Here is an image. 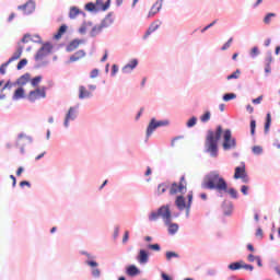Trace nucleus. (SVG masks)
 Returning a JSON list of instances; mask_svg holds the SVG:
<instances>
[{
	"label": "nucleus",
	"instance_id": "obj_13",
	"mask_svg": "<svg viewBox=\"0 0 280 280\" xmlns=\"http://www.w3.org/2000/svg\"><path fill=\"white\" fill-rule=\"evenodd\" d=\"M139 61L137 59L131 60L122 68V73H130L132 70L137 69Z\"/></svg>",
	"mask_w": 280,
	"mask_h": 280
},
{
	"label": "nucleus",
	"instance_id": "obj_55",
	"mask_svg": "<svg viewBox=\"0 0 280 280\" xmlns=\"http://www.w3.org/2000/svg\"><path fill=\"white\" fill-rule=\"evenodd\" d=\"M215 23H218V20H214L212 23H210L209 25H207L206 27H203L201 30V33L203 34V32H207V30L213 27V25H215Z\"/></svg>",
	"mask_w": 280,
	"mask_h": 280
},
{
	"label": "nucleus",
	"instance_id": "obj_10",
	"mask_svg": "<svg viewBox=\"0 0 280 280\" xmlns=\"http://www.w3.org/2000/svg\"><path fill=\"white\" fill-rule=\"evenodd\" d=\"M18 10H23L24 14H32L36 10L34 1H27L24 5L18 7Z\"/></svg>",
	"mask_w": 280,
	"mask_h": 280
},
{
	"label": "nucleus",
	"instance_id": "obj_26",
	"mask_svg": "<svg viewBox=\"0 0 280 280\" xmlns=\"http://www.w3.org/2000/svg\"><path fill=\"white\" fill-rule=\"evenodd\" d=\"M67 33V25H61L57 32V34H55L54 38L56 40H60V38H62V35Z\"/></svg>",
	"mask_w": 280,
	"mask_h": 280
},
{
	"label": "nucleus",
	"instance_id": "obj_40",
	"mask_svg": "<svg viewBox=\"0 0 280 280\" xmlns=\"http://www.w3.org/2000/svg\"><path fill=\"white\" fill-rule=\"evenodd\" d=\"M159 218H161V214H160L159 210H158V212H151V214L149 215V220L151 222H154V221L159 220Z\"/></svg>",
	"mask_w": 280,
	"mask_h": 280
},
{
	"label": "nucleus",
	"instance_id": "obj_35",
	"mask_svg": "<svg viewBox=\"0 0 280 280\" xmlns=\"http://www.w3.org/2000/svg\"><path fill=\"white\" fill-rule=\"evenodd\" d=\"M230 270H242V262H232L229 265Z\"/></svg>",
	"mask_w": 280,
	"mask_h": 280
},
{
	"label": "nucleus",
	"instance_id": "obj_48",
	"mask_svg": "<svg viewBox=\"0 0 280 280\" xmlns=\"http://www.w3.org/2000/svg\"><path fill=\"white\" fill-rule=\"evenodd\" d=\"M10 65V61L8 60L5 63H2L0 67V73L1 75H5V69H8V66Z\"/></svg>",
	"mask_w": 280,
	"mask_h": 280
},
{
	"label": "nucleus",
	"instance_id": "obj_45",
	"mask_svg": "<svg viewBox=\"0 0 280 280\" xmlns=\"http://www.w3.org/2000/svg\"><path fill=\"white\" fill-rule=\"evenodd\" d=\"M26 66H27V59H22L19 61L16 69L18 71H21V69H23V67H26Z\"/></svg>",
	"mask_w": 280,
	"mask_h": 280
},
{
	"label": "nucleus",
	"instance_id": "obj_50",
	"mask_svg": "<svg viewBox=\"0 0 280 280\" xmlns=\"http://www.w3.org/2000/svg\"><path fill=\"white\" fill-rule=\"evenodd\" d=\"M173 257H178V254L176 252H166V259L170 261Z\"/></svg>",
	"mask_w": 280,
	"mask_h": 280
},
{
	"label": "nucleus",
	"instance_id": "obj_31",
	"mask_svg": "<svg viewBox=\"0 0 280 280\" xmlns=\"http://www.w3.org/2000/svg\"><path fill=\"white\" fill-rule=\"evenodd\" d=\"M241 75H242V71H240V69H237L232 74L228 75L226 80H240Z\"/></svg>",
	"mask_w": 280,
	"mask_h": 280
},
{
	"label": "nucleus",
	"instance_id": "obj_39",
	"mask_svg": "<svg viewBox=\"0 0 280 280\" xmlns=\"http://www.w3.org/2000/svg\"><path fill=\"white\" fill-rule=\"evenodd\" d=\"M42 80H43V77H40V75L33 78L31 80L32 86H38V84H40Z\"/></svg>",
	"mask_w": 280,
	"mask_h": 280
},
{
	"label": "nucleus",
	"instance_id": "obj_32",
	"mask_svg": "<svg viewBox=\"0 0 280 280\" xmlns=\"http://www.w3.org/2000/svg\"><path fill=\"white\" fill-rule=\"evenodd\" d=\"M211 119V112H206L203 115L200 116V121L202 124H207Z\"/></svg>",
	"mask_w": 280,
	"mask_h": 280
},
{
	"label": "nucleus",
	"instance_id": "obj_43",
	"mask_svg": "<svg viewBox=\"0 0 280 280\" xmlns=\"http://www.w3.org/2000/svg\"><path fill=\"white\" fill-rule=\"evenodd\" d=\"M232 44H233V37H230L229 40L221 47V50L226 51V49H229Z\"/></svg>",
	"mask_w": 280,
	"mask_h": 280
},
{
	"label": "nucleus",
	"instance_id": "obj_4",
	"mask_svg": "<svg viewBox=\"0 0 280 280\" xmlns=\"http://www.w3.org/2000/svg\"><path fill=\"white\" fill-rule=\"evenodd\" d=\"M237 148V142L233 138L231 130L228 129L223 133V150H235Z\"/></svg>",
	"mask_w": 280,
	"mask_h": 280
},
{
	"label": "nucleus",
	"instance_id": "obj_58",
	"mask_svg": "<svg viewBox=\"0 0 280 280\" xmlns=\"http://www.w3.org/2000/svg\"><path fill=\"white\" fill-rule=\"evenodd\" d=\"M129 237H130V233L128 231H126L124 234V237H122V243L126 244V242H128Z\"/></svg>",
	"mask_w": 280,
	"mask_h": 280
},
{
	"label": "nucleus",
	"instance_id": "obj_5",
	"mask_svg": "<svg viewBox=\"0 0 280 280\" xmlns=\"http://www.w3.org/2000/svg\"><path fill=\"white\" fill-rule=\"evenodd\" d=\"M234 178L235 180L240 178L242 183H249L250 178L246 174V164L243 163L241 166L235 167Z\"/></svg>",
	"mask_w": 280,
	"mask_h": 280
},
{
	"label": "nucleus",
	"instance_id": "obj_47",
	"mask_svg": "<svg viewBox=\"0 0 280 280\" xmlns=\"http://www.w3.org/2000/svg\"><path fill=\"white\" fill-rule=\"evenodd\" d=\"M85 10H86L88 12H94V10H95V3H93V2L86 3V4H85Z\"/></svg>",
	"mask_w": 280,
	"mask_h": 280
},
{
	"label": "nucleus",
	"instance_id": "obj_36",
	"mask_svg": "<svg viewBox=\"0 0 280 280\" xmlns=\"http://www.w3.org/2000/svg\"><path fill=\"white\" fill-rule=\"evenodd\" d=\"M198 121V118L196 116H192L186 124L187 128H194Z\"/></svg>",
	"mask_w": 280,
	"mask_h": 280
},
{
	"label": "nucleus",
	"instance_id": "obj_62",
	"mask_svg": "<svg viewBox=\"0 0 280 280\" xmlns=\"http://www.w3.org/2000/svg\"><path fill=\"white\" fill-rule=\"evenodd\" d=\"M32 187V184H30V182H27V180H23V182H21L20 183V187Z\"/></svg>",
	"mask_w": 280,
	"mask_h": 280
},
{
	"label": "nucleus",
	"instance_id": "obj_15",
	"mask_svg": "<svg viewBox=\"0 0 280 280\" xmlns=\"http://www.w3.org/2000/svg\"><path fill=\"white\" fill-rule=\"evenodd\" d=\"M175 205L179 209V211H184V209H186L187 213V203L185 202V197L178 196L175 200Z\"/></svg>",
	"mask_w": 280,
	"mask_h": 280
},
{
	"label": "nucleus",
	"instance_id": "obj_53",
	"mask_svg": "<svg viewBox=\"0 0 280 280\" xmlns=\"http://www.w3.org/2000/svg\"><path fill=\"white\" fill-rule=\"evenodd\" d=\"M100 75V70L98 69H93L90 73V78L95 79Z\"/></svg>",
	"mask_w": 280,
	"mask_h": 280
},
{
	"label": "nucleus",
	"instance_id": "obj_18",
	"mask_svg": "<svg viewBox=\"0 0 280 280\" xmlns=\"http://www.w3.org/2000/svg\"><path fill=\"white\" fill-rule=\"evenodd\" d=\"M86 56V52L84 50H78L70 57V62H78V60H82Z\"/></svg>",
	"mask_w": 280,
	"mask_h": 280
},
{
	"label": "nucleus",
	"instance_id": "obj_2",
	"mask_svg": "<svg viewBox=\"0 0 280 280\" xmlns=\"http://www.w3.org/2000/svg\"><path fill=\"white\" fill-rule=\"evenodd\" d=\"M222 137V126H218L217 130H208L205 148L206 152L210 154L213 159L218 156V142L220 141V138Z\"/></svg>",
	"mask_w": 280,
	"mask_h": 280
},
{
	"label": "nucleus",
	"instance_id": "obj_52",
	"mask_svg": "<svg viewBox=\"0 0 280 280\" xmlns=\"http://www.w3.org/2000/svg\"><path fill=\"white\" fill-rule=\"evenodd\" d=\"M255 128H257V121L250 120V135H255Z\"/></svg>",
	"mask_w": 280,
	"mask_h": 280
},
{
	"label": "nucleus",
	"instance_id": "obj_20",
	"mask_svg": "<svg viewBox=\"0 0 280 280\" xmlns=\"http://www.w3.org/2000/svg\"><path fill=\"white\" fill-rule=\"evenodd\" d=\"M184 139L183 136L175 137L171 142L172 148H180L185 143Z\"/></svg>",
	"mask_w": 280,
	"mask_h": 280
},
{
	"label": "nucleus",
	"instance_id": "obj_63",
	"mask_svg": "<svg viewBox=\"0 0 280 280\" xmlns=\"http://www.w3.org/2000/svg\"><path fill=\"white\" fill-rule=\"evenodd\" d=\"M252 56H259V48L257 47L252 48Z\"/></svg>",
	"mask_w": 280,
	"mask_h": 280
},
{
	"label": "nucleus",
	"instance_id": "obj_6",
	"mask_svg": "<svg viewBox=\"0 0 280 280\" xmlns=\"http://www.w3.org/2000/svg\"><path fill=\"white\" fill-rule=\"evenodd\" d=\"M163 126H170V120L156 121V118H152L147 128V137H150V135H152V132H154L156 128H161Z\"/></svg>",
	"mask_w": 280,
	"mask_h": 280
},
{
	"label": "nucleus",
	"instance_id": "obj_11",
	"mask_svg": "<svg viewBox=\"0 0 280 280\" xmlns=\"http://www.w3.org/2000/svg\"><path fill=\"white\" fill-rule=\"evenodd\" d=\"M51 51V46L49 44L44 45L36 54L35 60H43L47 54Z\"/></svg>",
	"mask_w": 280,
	"mask_h": 280
},
{
	"label": "nucleus",
	"instance_id": "obj_49",
	"mask_svg": "<svg viewBox=\"0 0 280 280\" xmlns=\"http://www.w3.org/2000/svg\"><path fill=\"white\" fill-rule=\"evenodd\" d=\"M148 248H150V250L159 252V250H161V245H159V244H150V245H148Z\"/></svg>",
	"mask_w": 280,
	"mask_h": 280
},
{
	"label": "nucleus",
	"instance_id": "obj_24",
	"mask_svg": "<svg viewBox=\"0 0 280 280\" xmlns=\"http://www.w3.org/2000/svg\"><path fill=\"white\" fill-rule=\"evenodd\" d=\"M127 275L129 277H137V275H139V268H137V266H135V265H130L127 268Z\"/></svg>",
	"mask_w": 280,
	"mask_h": 280
},
{
	"label": "nucleus",
	"instance_id": "obj_17",
	"mask_svg": "<svg viewBox=\"0 0 280 280\" xmlns=\"http://www.w3.org/2000/svg\"><path fill=\"white\" fill-rule=\"evenodd\" d=\"M79 14H83V16H86V13L79 10L78 7H71L70 8L69 19H77Z\"/></svg>",
	"mask_w": 280,
	"mask_h": 280
},
{
	"label": "nucleus",
	"instance_id": "obj_37",
	"mask_svg": "<svg viewBox=\"0 0 280 280\" xmlns=\"http://www.w3.org/2000/svg\"><path fill=\"white\" fill-rule=\"evenodd\" d=\"M235 97H237V95L235 93H228V94L223 95V101L231 102V100H235Z\"/></svg>",
	"mask_w": 280,
	"mask_h": 280
},
{
	"label": "nucleus",
	"instance_id": "obj_33",
	"mask_svg": "<svg viewBox=\"0 0 280 280\" xmlns=\"http://www.w3.org/2000/svg\"><path fill=\"white\" fill-rule=\"evenodd\" d=\"M270 65H272V58L269 57L267 59V63H266V67H265V73H271L272 67Z\"/></svg>",
	"mask_w": 280,
	"mask_h": 280
},
{
	"label": "nucleus",
	"instance_id": "obj_46",
	"mask_svg": "<svg viewBox=\"0 0 280 280\" xmlns=\"http://www.w3.org/2000/svg\"><path fill=\"white\" fill-rule=\"evenodd\" d=\"M229 195H231L232 198H237V190L234 188H226L225 190Z\"/></svg>",
	"mask_w": 280,
	"mask_h": 280
},
{
	"label": "nucleus",
	"instance_id": "obj_51",
	"mask_svg": "<svg viewBox=\"0 0 280 280\" xmlns=\"http://www.w3.org/2000/svg\"><path fill=\"white\" fill-rule=\"evenodd\" d=\"M102 275V271H100V269L95 268L92 270V276L95 277V279H100Z\"/></svg>",
	"mask_w": 280,
	"mask_h": 280
},
{
	"label": "nucleus",
	"instance_id": "obj_54",
	"mask_svg": "<svg viewBox=\"0 0 280 280\" xmlns=\"http://www.w3.org/2000/svg\"><path fill=\"white\" fill-rule=\"evenodd\" d=\"M215 23H218V20H214L212 23H210L209 25H207L206 27H203L201 30V33L203 34V32H207V30L213 27V25H215Z\"/></svg>",
	"mask_w": 280,
	"mask_h": 280
},
{
	"label": "nucleus",
	"instance_id": "obj_57",
	"mask_svg": "<svg viewBox=\"0 0 280 280\" xmlns=\"http://www.w3.org/2000/svg\"><path fill=\"white\" fill-rule=\"evenodd\" d=\"M264 100V96L262 95H260V96H258L257 98H254L252 102H253V104H261V101Z\"/></svg>",
	"mask_w": 280,
	"mask_h": 280
},
{
	"label": "nucleus",
	"instance_id": "obj_61",
	"mask_svg": "<svg viewBox=\"0 0 280 280\" xmlns=\"http://www.w3.org/2000/svg\"><path fill=\"white\" fill-rule=\"evenodd\" d=\"M242 268H244L245 270H255V267H253V265H242Z\"/></svg>",
	"mask_w": 280,
	"mask_h": 280
},
{
	"label": "nucleus",
	"instance_id": "obj_1",
	"mask_svg": "<svg viewBox=\"0 0 280 280\" xmlns=\"http://www.w3.org/2000/svg\"><path fill=\"white\" fill-rule=\"evenodd\" d=\"M201 188L202 189H217V191L222 192V191H226L228 184H226V180L223 179L222 176H220V173L211 172L205 176V178L201 183Z\"/></svg>",
	"mask_w": 280,
	"mask_h": 280
},
{
	"label": "nucleus",
	"instance_id": "obj_34",
	"mask_svg": "<svg viewBox=\"0 0 280 280\" xmlns=\"http://www.w3.org/2000/svg\"><path fill=\"white\" fill-rule=\"evenodd\" d=\"M275 16H277L276 13H268V14L265 16V19H264V23H265L266 25H270V21H272V19H273Z\"/></svg>",
	"mask_w": 280,
	"mask_h": 280
},
{
	"label": "nucleus",
	"instance_id": "obj_3",
	"mask_svg": "<svg viewBox=\"0 0 280 280\" xmlns=\"http://www.w3.org/2000/svg\"><path fill=\"white\" fill-rule=\"evenodd\" d=\"M171 196H176V194H187V180L185 176L180 177L179 184L173 183L170 188Z\"/></svg>",
	"mask_w": 280,
	"mask_h": 280
},
{
	"label": "nucleus",
	"instance_id": "obj_27",
	"mask_svg": "<svg viewBox=\"0 0 280 280\" xmlns=\"http://www.w3.org/2000/svg\"><path fill=\"white\" fill-rule=\"evenodd\" d=\"M22 97H25V90L23 88H19L13 94V100H22Z\"/></svg>",
	"mask_w": 280,
	"mask_h": 280
},
{
	"label": "nucleus",
	"instance_id": "obj_42",
	"mask_svg": "<svg viewBox=\"0 0 280 280\" xmlns=\"http://www.w3.org/2000/svg\"><path fill=\"white\" fill-rule=\"evenodd\" d=\"M194 200V192L188 195V202H187V215H189V209H191V202Z\"/></svg>",
	"mask_w": 280,
	"mask_h": 280
},
{
	"label": "nucleus",
	"instance_id": "obj_7",
	"mask_svg": "<svg viewBox=\"0 0 280 280\" xmlns=\"http://www.w3.org/2000/svg\"><path fill=\"white\" fill-rule=\"evenodd\" d=\"M47 97V89H36L35 91H31L28 93L30 102H36V100H45Z\"/></svg>",
	"mask_w": 280,
	"mask_h": 280
},
{
	"label": "nucleus",
	"instance_id": "obj_25",
	"mask_svg": "<svg viewBox=\"0 0 280 280\" xmlns=\"http://www.w3.org/2000/svg\"><path fill=\"white\" fill-rule=\"evenodd\" d=\"M271 124H272V116L270 115V113H268L266 116V122H265V135H268V132H270Z\"/></svg>",
	"mask_w": 280,
	"mask_h": 280
},
{
	"label": "nucleus",
	"instance_id": "obj_8",
	"mask_svg": "<svg viewBox=\"0 0 280 280\" xmlns=\"http://www.w3.org/2000/svg\"><path fill=\"white\" fill-rule=\"evenodd\" d=\"M160 218L164 220L165 224H170L172 222V211L170 210V206H162L159 210Z\"/></svg>",
	"mask_w": 280,
	"mask_h": 280
},
{
	"label": "nucleus",
	"instance_id": "obj_38",
	"mask_svg": "<svg viewBox=\"0 0 280 280\" xmlns=\"http://www.w3.org/2000/svg\"><path fill=\"white\" fill-rule=\"evenodd\" d=\"M252 152L256 155H259L264 152V148H261L260 145H254L252 148Z\"/></svg>",
	"mask_w": 280,
	"mask_h": 280
},
{
	"label": "nucleus",
	"instance_id": "obj_41",
	"mask_svg": "<svg viewBox=\"0 0 280 280\" xmlns=\"http://www.w3.org/2000/svg\"><path fill=\"white\" fill-rule=\"evenodd\" d=\"M96 5H102V10L104 12H106V10L110 8V3L106 2L105 4H103V0H96Z\"/></svg>",
	"mask_w": 280,
	"mask_h": 280
},
{
	"label": "nucleus",
	"instance_id": "obj_29",
	"mask_svg": "<svg viewBox=\"0 0 280 280\" xmlns=\"http://www.w3.org/2000/svg\"><path fill=\"white\" fill-rule=\"evenodd\" d=\"M22 54H23V47L18 48V50L9 59V62H14V60H19V58H21Z\"/></svg>",
	"mask_w": 280,
	"mask_h": 280
},
{
	"label": "nucleus",
	"instance_id": "obj_59",
	"mask_svg": "<svg viewBox=\"0 0 280 280\" xmlns=\"http://www.w3.org/2000/svg\"><path fill=\"white\" fill-rule=\"evenodd\" d=\"M256 237H264V230H261V228H258L256 231Z\"/></svg>",
	"mask_w": 280,
	"mask_h": 280
},
{
	"label": "nucleus",
	"instance_id": "obj_9",
	"mask_svg": "<svg viewBox=\"0 0 280 280\" xmlns=\"http://www.w3.org/2000/svg\"><path fill=\"white\" fill-rule=\"evenodd\" d=\"M161 8H163V0L155 1V3L152 5V8L150 9V11L148 13V19H152V18L156 16V14H159V12H161Z\"/></svg>",
	"mask_w": 280,
	"mask_h": 280
},
{
	"label": "nucleus",
	"instance_id": "obj_22",
	"mask_svg": "<svg viewBox=\"0 0 280 280\" xmlns=\"http://www.w3.org/2000/svg\"><path fill=\"white\" fill-rule=\"evenodd\" d=\"M30 80H32V75L30 73H25L18 79V84H20L21 86H25V84H27Z\"/></svg>",
	"mask_w": 280,
	"mask_h": 280
},
{
	"label": "nucleus",
	"instance_id": "obj_16",
	"mask_svg": "<svg viewBox=\"0 0 280 280\" xmlns=\"http://www.w3.org/2000/svg\"><path fill=\"white\" fill-rule=\"evenodd\" d=\"M150 259V256L148 255V252L144 249H140L139 255L137 257V260L139 264H148V260Z\"/></svg>",
	"mask_w": 280,
	"mask_h": 280
},
{
	"label": "nucleus",
	"instance_id": "obj_19",
	"mask_svg": "<svg viewBox=\"0 0 280 280\" xmlns=\"http://www.w3.org/2000/svg\"><path fill=\"white\" fill-rule=\"evenodd\" d=\"M91 92L84 85L79 88V100H85V97H91Z\"/></svg>",
	"mask_w": 280,
	"mask_h": 280
},
{
	"label": "nucleus",
	"instance_id": "obj_30",
	"mask_svg": "<svg viewBox=\"0 0 280 280\" xmlns=\"http://www.w3.org/2000/svg\"><path fill=\"white\" fill-rule=\"evenodd\" d=\"M159 24L156 22L152 23L150 26H149V30L147 31L145 35H144V38H148V36H150V34H152V32H156V30H159Z\"/></svg>",
	"mask_w": 280,
	"mask_h": 280
},
{
	"label": "nucleus",
	"instance_id": "obj_56",
	"mask_svg": "<svg viewBox=\"0 0 280 280\" xmlns=\"http://www.w3.org/2000/svg\"><path fill=\"white\" fill-rule=\"evenodd\" d=\"M88 266H91V268H97L98 264L95 260H88L86 261Z\"/></svg>",
	"mask_w": 280,
	"mask_h": 280
},
{
	"label": "nucleus",
	"instance_id": "obj_28",
	"mask_svg": "<svg viewBox=\"0 0 280 280\" xmlns=\"http://www.w3.org/2000/svg\"><path fill=\"white\" fill-rule=\"evenodd\" d=\"M166 225L168 226L170 235H176V233H178V224L170 222V224Z\"/></svg>",
	"mask_w": 280,
	"mask_h": 280
},
{
	"label": "nucleus",
	"instance_id": "obj_44",
	"mask_svg": "<svg viewBox=\"0 0 280 280\" xmlns=\"http://www.w3.org/2000/svg\"><path fill=\"white\" fill-rule=\"evenodd\" d=\"M167 191V185H165V184H160L159 186H158V192L159 194H165Z\"/></svg>",
	"mask_w": 280,
	"mask_h": 280
},
{
	"label": "nucleus",
	"instance_id": "obj_12",
	"mask_svg": "<svg viewBox=\"0 0 280 280\" xmlns=\"http://www.w3.org/2000/svg\"><path fill=\"white\" fill-rule=\"evenodd\" d=\"M110 21V18H106L101 25L92 26L91 36H97V34L102 33V30L106 27V23Z\"/></svg>",
	"mask_w": 280,
	"mask_h": 280
},
{
	"label": "nucleus",
	"instance_id": "obj_21",
	"mask_svg": "<svg viewBox=\"0 0 280 280\" xmlns=\"http://www.w3.org/2000/svg\"><path fill=\"white\" fill-rule=\"evenodd\" d=\"M93 22H83V24L79 28V34H86L89 30H92Z\"/></svg>",
	"mask_w": 280,
	"mask_h": 280
},
{
	"label": "nucleus",
	"instance_id": "obj_23",
	"mask_svg": "<svg viewBox=\"0 0 280 280\" xmlns=\"http://www.w3.org/2000/svg\"><path fill=\"white\" fill-rule=\"evenodd\" d=\"M80 40L74 39L72 42H70L66 48V51H75V49H78V47H80Z\"/></svg>",
	"mask_w": 280,
	"mask_h": 280
},
{
	"label": "nucleus",
	"instance_id": "obj_64",
	"mask_svg": "<svg viewBox=\"0 0 280 280\" xmlns=\"http://www.w3.org/2000/svg\"><path fill=\"white\" fill-rule=\"evenodd\" d=\"M162 279H163V280H174V279H172V277H170V276L166 275V273H162Z\"/></svg>",
	"mask_w": 280,
	"mask_h": 280
},
{
	"label": "nucleus",
	"instance_id": "obj_60",
	"mask_svg": "<svg viewBox=\"0 0 280 280\" xmlns=\"http://www.w3.org/2000/svg\"><path fill=\"white\" fill-rule=\"evenodd\" d=\"M241 191L244 196H248V186H242Z\"/></svg>",
	"mask_w": 280,
	"mask_h": 280
},
{
	"label": "nucleus",
	"instance_id": "obj_14",
	"mask_svg": "<svg viewBox=\"0 0 280 280\" xmlns=\"http://www.w3.org/2000/svg\"><path fill=\"white\" fill-rule=\"evenodd\" d=\"M73 119H75V109L70 107L63 122L66 128H69V121H73Z\"/></svg>",
	"mask_w": 280,
	"mask_h": 280
}]
</instances>
